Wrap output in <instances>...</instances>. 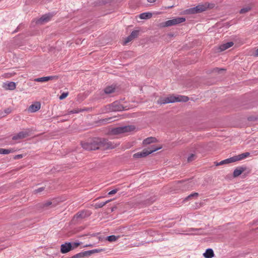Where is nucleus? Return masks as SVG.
Here are the masks:
<instances>
[{
  "instance_id": "1",
  "label": "nucleus",
  "mask_w": 258,
  "mask_h": 258,
  "mask_svg": "<svg viewBox=\"0 0 258 258\" xmlns=\"http://www.w3.org/2000/svg\"><path fill=\"white\" fill-rule=\"evenodd\" d=\"M117 144L105 138H95L90 141L82 143L85 150L91 151L98 149L108 150L115 148Z\"/></svg>"
},
{
  "instance_id": "2",
  "label": "nucleus",
  "mask_w": 258,
  "mask_h": 258,
  "mask_svg": "<svg viewBox=\"0 0 258 258\" xmlns=\"http://www.w3.org/2000/svg\"><path fill=\"white\" fill-rule=\"evenodd\" d=\"M188 100V98L185 96L170 95L165 98H160L157 101L159 104H165L170 103H174L175 102H186Z\"/></svg>"
},
{
  "instance_id": "3",
  "label": "nucleus",
  "mask_w": 258,
  "mask_h": 258,
  "mask_svg": "<svg viewBox=\"0 0 258 258\" xmlns=\"http://www.w3.org/2000/svg\"><path fill=\"white\" fill-rule=\"evenodd\" d=\"M135 128V126L133 125L120 126L112 128L111 131V133L113 135H118L132 132L134 131Z\"/></svg>"
},
{
  "instance_id": "4",
  "label": "nucleus",
  "mask_w": 258,
  "mask_h": 258,
  "mask_svg": "<svg viewBox=\"0 0 258 258\" xmlns=\"http://www.w3.org/2000/svg\"><path fill=\"white\" fill-rule=\"evenodd\" d=\"M185 21V18L184 17H177L166 21L165 26L166 27L174 26L183 23Z\"/></svg>"
},
{
  "instance_id": "5",
  "label": "nucleus",
  "mask_w": 258,
  "mask_h": 258,
  "mask_svg": "<svg viewBox=\"0 0 258 258\" xmlns=\"http://www.w3.org/2000/svg\"><path fill=\"white\" fill-rule=\"evenodd\" d=\"M207 10V7L204 5H199L194 8H191L186 10L188 14H197L203 12Z\"/></svg>"
},
{
  "instance_id": "6",
  "label": "nucleus",
  "mask_w": 258,
  "mask_h": 258,
  "mask_svg": "<svg viewBox=\"0 0 258 258\" xmlns=\"http://www.w3.org/2000/svg\"><path fill=\"white\" fill-rule=\"evenodd\" d=\"M30 131L28 129L20 132L12 137L13 140L23 139L30 135Z\"/></svg>"
},
{
  "instance_id": "7",
  "label": "nucleus",
  "mask_w": 258,
  "mask_h": 258,
  "mask_svg": "<svg viewBox=\"0 0 258 258\" xmlns=\"http://www.w3.org/2000/svg\"><path fill=\"white\" fill-rule=\"evenodd\" d=\"M72 250V244L71 242H66L62 244L60 246V252L66 253Z\"/></svg>"
},
{
  "instance_id": "8",
  "label": "nucleus",
  "mask_w": 258,
  "mask_h": 258,
  "mask_svg": "<svg viewBox=\"0 0 258 258\" xmlns=\"http://www.w3.org/2000/svg\"><path fill=\"white\" fill-rule=\"evenodd\" d=\"M51 17L52 15L50 14L44 15L37 21L36 23L38 24H43L48 22L50 20Z\"/></svg>"
},
{
  "instance_id": "9",
  "label": "nucleus",
  "mask_w": 258,
  "mask_h": 258,
  "mask_svg": "<svg viewBox=\"0 0 258 258\" xmlns=\"http://www.w3.org/2000/svg\"><path fill=\"white\" fill-rule=\"evenodd\" d=\"M91 215V212L89 211H82L78 212L75 215V217L77 219H84L89 217Z\"/></svg>"
},
{
  "instance_id": "10",
  "label": "nucleus",
  "mask_w": 258,
  "mask_h": 258,
  "mask_svg": "<svg viewBox=\"0 0 258 258\" xmlns=\"http://www.w3.org/2000/svg\"><path fill=\"white\" fill-rule=\"evenodd\" d=\"M54 79H57V76L44 77L36 78L34 80V81L35 82H47L49 80H52Z\"/></svg>"
},
{
  "instance_id": "11",
  "label": "nucleus",
  "mask_w": 258,
  "mask_h": 258,
  "mask_svg": "<svg viewBox=\"0 0 258 258\" xmlns=\"http://www.w3.org/2000/svg\"><path fill=\"white\" fill-rule=\"evenodd\" d=\"M249 155V152H245L233 157L234 162L240 161L247 157Z\"/></svg>"
},
{
  "instance_id": "12",
  "label": "nucleus",
  "mask_w": 258,
  "mask_h": 258,
  "mask_svg": "<svg viewBox=\"0 0 258 258\" xmlns=\"http://www.w3.org/2000/svg\"><path fill=\"white\" fill-rule=\"evenodd\" d=\"M234 43L233 42H228L226 43L223 44L219 46V49L220 51H223L226 50L227 49L232 47Z\"/></svg>"
},
{
  "instance_id": "13",
  "label": "nucleus",
  "mask_w": 258,
  "mask_h": 258,
  "mask_svg": "<svg viewBox=\"0 0 258 258\" xmlns=\"http://www.w3.org/2000/svg\"><path fill=\"white\" fill-rule=\"evenodd\" d=\"M40 108V104L37 103L31 105L28 108V111L31 112H35Z\"/></svg>"
},
{
  "instance_id": "14",
  "label": "nucleus",
  "mask_w": 258,
  "mask_h": 258,
  "mask_svg": "<svg viewBox=\"0 0 258 258\" xmlns=\"http://www.w3.org/2000/svg\"><path fill=\"white\" fill-rule=\"evenodd\" d=\"M111 106H112V110L113 111H121L124 110V107L122 105L119 104L117 102H114L111 104Z\"/></svg>"
},
{
  "instance_id": "15",
  "label": "nucleus",
  "mask_w": 258,
  "mask_h": 258,
  "mask_svg": "<svg viewBox=\"0 0 258 258\" xmlns=\"http://www.w3.org/2000/svg\"><path fill=\"white\" fill-rule=\"evenodd\" d=\"M162 148L161 146H156L155 145L151 146L148 149H145L148 153V155L154 152H155L160 149Z\"/></svg>"
},
{
  "instance_id": "16",
  "label": "nucleus",
  "mask_w": 258,
  "mask_h": 258,
  "mask_svg": "<svg viewBox=\"0 0 258 258\" xmlns=\"http://www.w3.org/2000/svg\"><path fill=\"white\" fill-rule=\"evenodd\" d=\"M245 170V167H238L235 169L233 172V176L234 177H238L240 175L244 170Z\"/></svg>"
},
{
  "instance_id": "17",
  "label": "nucleus",
  "mask_w": 258,
  "mask_h": 258,
  "mask_svg": "<svg viewBox=\"0 0 258 258\" xmlns=\"http://www.w3.org/2000/svg\"><path fill=\"white\" fill-rule=\"evenodd\" d=\"M205 258H212L214 256L213 250L211 248H208L206 250V252L203 254Z\"/></svg>"
},
{
  "instance_id": "18",
  "label": "nucleus",
  "mask_w": 258,
  "mask_h": 258,
  "mask_svg": "<svg viewBox=\"0 0 258 258\" xmlns=\"http://www.w3.org/2000/svg\"><path fill=\"white\" fill-rule=\"evenodd\" d=\"M6 89L14 90L16 87V83L14 82H10L5 84Z\"/></svg>"
},
{
  "instance_id": "19",
  "label": "nucleus",
  "mask_w": 258,
  "mask_h": 258,
  "mask_svg": "<svg viewBox=\"0 0 258 258\" xmlns=\"http://www.w3.org/2000/svg\"><path fill=\"white\" fill-rule=\"evenodd\" d=\"M148 155V153H147V151L145 149L143 150L142 152H138L137 153H135L134 155V157L135 158H141V157H146Z\"/></svg>"
},
{
  "instance_id": "20",
  "label": "nucleus",
  "mask_w": 258,
  "mask_h": 258,
  "mask_svg": "<svg viewBox=\"0 0 258 258\" xmlns=\"http://www.w3.org/2000/svg\"><path fill=\"white\" fill-rule=\"evenodd\" d=\"M156 141V139L154 137H149L145 139L143 143L144 145H148L152 143H155Z\"/></svg>"
},
{
  "instance_id": "21",
  "label": "nucleus",
  "mask_w": 258,
  "mask_h": 258,
  "mask_svg": "<svg viewBox=\"0 0 258 258\" xmlns=\"http://www.w3.org/2000/svg\"><path fill=\"white\" fill-rule=\"evenodd\" d=\"M15 152V150L14 149H3L0 148V154H9L11 153H13Z\"/></svg>"
},
{
  "instance_id": "22",
  "label": "nucleus",
  "mask_w": 258,
  "mask_h": 258,
  "mask_svg": "<svg viewBox=\"0 0 258 258\" xmlns=\"http://www.w3.org/2000/svg\"><path fill=\"white\" fill-rule=\"evenodd\" d=\"M232 162H234V160H233V157H231V158H228V159H226L224 160L223 161H221V162L218 163L217 164V165H223V164H228V163H232Z\"/></svg>"
},
{
  "instance_id": "23",
  "label": "nucleus",
  "mask_w": 258,
  "mask_h": 258,
  "mask_svg": "<svg viewBox=\"0 0 258 258\" xmlns=\"http://www.w3.org/2000/svg\"><path fill=\"white\" fill-rule=\"evenodd\" d=\"M43 208L45 207H53L56 206V204L54 202H52L51 201H47L42 204Z\"/></svg>"
},
{
  "instance_id": "24",
  "label": "nucleus",
  "mask_w": 258,
  "mask_h": 258,
  "mask_svg": "<svg viewBox=\"0 0 258 258\" xmlns=\"http://www.w3.org/2000/svg\"><path fill=\"white\" fill-rule=\"evenodd\" d=\"M152 15L150 13H143L140 15V18L141 19H147L152 17Z\"/></svg>"
},
{
  "instance_id": "25",
  "label": "nucleus",
  "mask_w": 258,
  "mask_h": 258,
  "mask_svg": "<svg viewBox=\"0 0 258 258\" xmlns=\"http://www.w3.org/2000/svg\"><path fill=\"white\" fill-rule=\"evenodd\" d=\"M114 89H115V88L112 87V86H109V87H106L104 89V92L106 94H109L113 93L114 91Z\"/></svg>"
},
{
  "instance_id": "26",
  "label": "nucleus",
  "mask_w": 258,
  "mask_h": 258,
  "mask_svg": "<svg viewBox=\"0 0 258 258\" xmlns=\"http://www.w3.org/2000/svg\"><path fill=\"white\" fill-rule=\"evenodd\" d=\"M202 231L201 229H195V228H190L188 231L192 232L194 234H200L201 233L200 231Z\"/></svg>"
},
{
  "instance_id": "27",
  "label": "nucleus",
  "mask_w": 258,
  "mask_h": 258,
  "mask_svg": "<svg viewBox=\"0 0 258 258\" xmlns=\"http://www.w3.org/2000/svg\"><path fill=\"white\" fill-rule=\"evenodd\" d=\"M119 236H116L115 235H110L108 236L107 237V240L110 242L115 241L118 238Z\"/></svg>"
},
{
  "instance_id": "28",
  "label": "nucleus",
  "mask_w": 258,
  "mask_h": 258,
  "mask_svg": "<svg viewBox=\"0 0 258 258\" xmlns=\"http://www.w3.org/2000/svg\"><path fill=\"white\" fill-rule=\"evenodd\" d=\"M251 10V7L250 6H247L245 8L241 9L239 12L240 14H245L248 12H249Z\"/></svg>"
},
{
  "instance_id": "29",
  "label": "nucleus",
  "mask_w": 258,
  "mask_h": 258,
  "mask_svg": "<svg viewBox=\"0 0 258 258\" xmlns=\"http://www.w3.org/2000/svg\"><path fill=\"white\" fill-rule=\"evenodd\" d=\"M196 158V156L194 154H191L187 158V162H190L195 160Z\"/></svg>"
},
{
  "instance_id": "30",
  "label": "nucleus",
  "mask_w": 258,
  "mask_h": 258,
  "mask_svg": "<svg viewBox=\"0 0 258 258\" xmlns=\"http://www.w3.org/2000/svg\"><path fill=\"white\" fill-rule=\"evenodd\" d=\"M110 201L108 200L105 202H101L96 205V208H102L106 204L109 203Z\"/></svg>"
},
{
  "instance_id": "31",
  "label": "nucleus",
  "mask_w": 258,
  "mask_h": 258,
  "mask_svg": "<svg viewBox=\"0 0 258 258\" xmlns=\"http://www.w3.org/2000/svg\"><path fill=\"white\" fill-rule=\"evenodd\" d=\"M138 33H139L138 31L135 30V31H132V32L130 34V36L134 39V38H136L138 36Z\"/></svg>"
},
{
  "instance_id": "32",
  "label": "nucleus",
  "mask_w": 258,
  "mask_h": 258,
  "mask_svg": "<svg viewBox=\"0 0 258 258\" xmlns=\"http://www.w3.org/2000/svg\"><path fill=\"white\" fill-rule=\"evenodd\" d=\"M84 255L83 254V253L82 252H80V253H78L71 257H70V258H82V257H84Z\"/></svg>"
},
{
  "instance_id": "33",
  "label": "nucleus",
  "mask_w": 258,
  "mask_h": 258,
  "mask_svg": "<svg viewBox=\"0 0 258 258\" xmlns=\"http://www.w3.org/2000/svg\"><path fill=\"white\" fill-rule=\"evenodd\" d=\"M198 194L197 192H194L192 194H190V195H189L188 197H187L184 201H187L189 199H190L192 197H198Z\"/></svg>"
},
{
  "instance_id": "34",
  "label": "nucleus",
  "mask_w": 258,
  "mask_h": 258,
  "mask_svg": "<svg viewBox=\"0 0 258 258\" xmlns=\"http://www.w3.org/2000/svg\"><path fill=\"white\" fill-rule=\"evenodd\" d=\"M82 253L84 257L90 256L93 254L92 250L85 251L84 252H82Z\"/></svg>"
},
{
  "instance_id": "35",
  "label": "nucleus",
  "mask_w": 258,
  "mask_h": 258,
  "mask_svg": "<svg viewBox=\"0 0 258 258\" xmlns=\"http://www.w3.org/2000/svg\"><path fill=\"white\" fill-rule=\"evenodd\" d=\"M68 94H69L68 92L62 93L59 97V99L62 100V99L66 98L68 96Z\"/></svg>"
},
{
  "instance_id": "36",
  "label": "nucleus",
  "mask_w": 258,
  "mask_h": 258,
  "mask_svg": "<svg viewBox=\"0 0 258 258\" xmlns=\"http://www.w3.org/2000/svg\"><path fill=\"white\" fill-rule=\"evenodd\" d=\"M132 40H133V38H132L131 37V36L130 35H129L125 40L124 42V44H126L127 43H128V42H130V41H131Z\"/></svg>"
},
{
  "instance_id": "37",
  "label": "nucleus",
  "mask_w": 258,
  "mask_h": 258,
  "mask_svg": "<svg viewBox=\"0 0 258 258\" xmlns=\"http://www.w3.org/2000/svg\"><path fill=\"white\" fill-rule=\"evenodd\" d=\"M44 187H41L38 188V189H35L34 191V192L35 194H37V193L42 191L43 190H44Z\"/></svg>"
},
{
  "instance_id": "38",
  "label": "nucleus",
  "mask_w": 258,
  "mask_h": 258,
  "mask_svg": "<svg viewBox=\"0 0 258 258\" xmlns=\"http://www.w3.org/2000/svg\"><path fill=\"white\" fill-rule=\"evenodd\" d=\"M72 250L75 248H77L78 246L80 245V243L79 242H74L72 243Z\"/></svg>"
},
{
  "instance_id": "39",
  "label": "nucleus",
  "mask_w": 258,
  "mask_h": 258,
  "mask_svg": "<svg viewBox=\"0 0 258 258\" xmlns=\"http://www.w3.org/2000/svg\"><path fill=\"white\" fill-rule=\"evenodd\" d=\"M15 74V73H11L5 74L4 75L6 78H9V77H11L13 76Z\"/></svg>"
},
{
  "instance_id": "40",
  "label": "nucleus",
  "mask_w": 258,
  "mask_h": 258,
  "mask_svg": "<svg viewBox=\"0 0 258 258\" xmlns=\"http://www.w3.org/2000/svg\"><path fill=\"white\" fill-rule=\"evenodd\" d=\"M118 190V189H117V188L113 189L108 192V195H114V194H116Z\"/></svg>"
},
{
  "instance_id": "41",
  "label": "nucleus",
  "mask_w": 258,
  "mask_h": 258,
  "mask_svg": "<svg viewBox=\"0 0 258 258\" xmlns=\"http://www.w3.org/2000/svg\"><path fill=\"white\" fill-rule=\"evenodd\" d=\"M92 253L93 254L95 253L100 252L102 251V249H95L92 250Z\"/></svg>"
},
{
  "instance_id": "42",
  "label": "nucleus",
  "mask_w": 258,
  "mask_h": 258,
  "mask_svg": "<svg viewBox=\"0 0 258 258\" xmlns=\"http://www.w3.org/2000/svg\"><path fill=\"white\" fill-rule=\"evenodd\" d=\"M22 157H23L22 154H19V155H17L15 156L14 158L15 159H19L22 158Z\"/></svg>"
},
{
  "instance_id": "43",
  "label": "nucleus",
  "mask_w": 258,
  "mask_h": 258,
  "mask_svg": "<svg viewBox=\"0 0 258 258\" xmlns=\"http://www.w3.org/2000/svg\"><path fill=\"white\" fill-rule=\"evenodd\" d=\"M77 113H78V111L75 109L69 111L68 112L69 114Z\"/></svg>"
},
{
  "instance_id": "44",
  "label": "nucleus",
  "mask_w": 258,
  "mask_h": 258,
  "mask_svg": "<svg viewBox=\"0 0 258 258\" xmlns=\"http://www.w3.org/2000/svg\"><path fill=\"white\" fill-rule=\"evenodd\" d=\"M6 114H9L11 112V110L10 108H7L5 110Z\"/></svg>"
},
{
  "instance_id": "45",
  "label": "nucleus",
  "mask_w": 258,
  "mask_h": 258,
  "mask_svg": "<svg viewBox=\"0 0 258 258\" xmlns=\"http://www.w3.org/2000/svg\"><path fill=\"white\" fill-rule=\"evenodd\" d=\"M149 3H154L156 1V0H147Z\"/></svg>"
},
{
  "instance_id": "46",
  "label": "nucleus",
  "mask_w": 258,
  "mask_h": 258,
  "mask_svg": "<svg viewBox=\"0 0 258 258\" xmlns=\"http://www.w3.org/2000/svg\"><path fill=\"white\" fill-rule=\"evenodd\" d=\"M255 55L258 56V48L255 51Z\"/></svg>"
},
{
  "instance_id": "47",
  "label": "nucleus",
  "mask_w": 258,
  "mask_h": 258,
  "mask_svg": "<svg viewBox=\"0 0 258 258\" xmlns=\"http://www.w3.org/2000/svg\"><path fill=\"white\" fill-rule=\"evenodd\" d=\"M216 70H219V71H224V69H219L218 68H217V69H216Z\"/></svg>"
},
{
  "instance_id": "48",
  "label": "nucleus",
  "mask_w": 258,
  "mask_h": 258,
  "mask_svg": "<svg viewBox=\"0 0 258 258\" xmlns=\"http://www.w3.org/2000/svg\"><path fill=\"white\" fill-rule=\"evenodd\" d=\"M186 183V182H185ZM190 182H187V183H189Z\"/></svg>"
}]
</instances>
